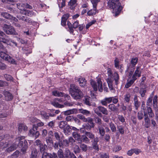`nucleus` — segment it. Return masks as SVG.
<instances>
[{"label": "nucleus", "mask_w": 158, "mask_h": 158, "mask_svg": "<svg viewBox=\"0 0 158 158\" xmlns=\"http://www.w3.org/2000/svg\"><path fill=\"white\" fill-rule=\"evenodd\" d=\"M69 91L71 95L75 99H80L83 97L82 92L78 86L74 84L71 85Z\"/></svg>", "instance_id": "obj_1"}, {"label": "nucleus", "mask_w": 158, "mask_h": 158, "mask_svg": "<svg viewBox=\"0 0 158 158\" xmlns=\"http://www.w3.org/2000/svg\"><path fill=\"white\" fill-rule=\"evenodd\" d=\"M109 6L113 9L114 13L115 12V16H117L122 9L118 0H109L108 2Z\"/></svg>", "instance_id": "obj_2"}, {"label": "nucleus", "mask_w": 158, "mask_h": 158, "mask_svg": "<svg viewBox=\"0 0 158 158\" xmlns=\"http://www.w3.org/2000/svg\"><path fill=\"white\" fill-rule=\"evenodd\" d=\"M148 113L144 112V120L145 126L146 128H148L150 123V119L148 116V114L150 118H152L154 116V114L152 112V108L150 107H147Z\"/></svg>", "instance_id": "obj_3"}, {"label": "nucleus", "mask_w": 158, "mask_h": 158, "mask_svg": "<svg viewBox=\"0 0 158 158\" xmlns=\"http://www.w3.org/2000/svg\"><path fill=\"white\" fill-rule=\"evenodd\" d=\"M3 30L8 35L15 34V29L13 27L10 25L4 24L3 26Z\"/></svg>", "instance_id": "obj_4"}, {"label": "nucleus", "mask_w": 158, "mask_h": 158, "mask_svg": "<svg viewBox=\"0 0 158 158\" xmlns=\"http://www.w3.org/2000/svg\"><path fill=\"white\" fill-rule=\"evenodd\" d=\"M91 2L93 4V9H91L89 11L87 14L88 15H93L96 13H98V10L96 9V7L98 3L99 2V0H91Z\"/></svg>", "instance_id": "obj_5"}, {"label": "nucleus", "mask_w": 158, "mask_h": 158, "mask_svg": "<svg viewBox=\"0 0 158 158\" xmlns=\"http://www.w3.org/2000/svg\"><path fill=\"white\" fill-rule=\"evenodd\" d=\"M107 73L108 75L110 77H114L116 84H117L118 80L119 79V76L118 73L116 72H114V74H112L110 68L108 69Z\"/></svg>", "instance_id": "obj_6"}, {"label": "nucleus", "mask_w": 158, "mask_h": 158, "mask_svg": "<svg viewBox=\"0 0 158 158\" xmlns=\"http://www.w3.org/2000/svg\"><path fill=\"white\" fill-rule=\"evenodd\" d=\"M63 99L60 98H56L54 101L52 103V104L55 107L58 108H63L64 106L63 105H61L59 103L63 102Z\"/></svg>", "instance_id": "obj_7"}, {"label": "nucleus", "mask_w": 158, "mask_h": 158, "mask_svg": "<svg viewBox=\"0 0 158 158\" xmlns=\"http://www.w3.org/2000/svg\"><path fill=\"white\" fill-rule=\"evenodd\" d=\"M37 130L33 128L29 131L28 135L31 137H34L35 139L37 138L40 135L39 132Z\"/></svg>", "instance_id": "obj_8"}, {"label": "nucleus", "mask_w": 158, "mask_h": 158, "mask_svg": "<svg viewBox=\"0 0 158 158\" xmlns=\"http://www.w3.org/2000/svg\"><path fill=\"white\" fill-rule=\"evenodd\" d=\"M40 114L42 119L45 120L49 119L50 116L54 117L55 116L54 114L48 113L44 111H42L41 112Z\"/></svg>", "instance_id": "obj_9"}, {"label": "nucleus", "mask_w": 158, "mask_h": 158, "mask_svg": "<svg viewBox=\"0 0 158 158\" xmlns=\"http://www.w3.org/2000/svg\"><path fill=\"white\" fill-rule=\"evenodd\" d=\"M1 15L3 16L5 18L7 19H10L11 20L14 21L15 22L18 21V19L15 17L11 15L10 14L6 12H3L1 13Z\"/></svg>", "instance_id": "obj_10"}, {"label": "nucleus", "mask_w": 158, "mask_h": 158, "mask_svg": "<svg viewBox=\"0 0 158 158\" xmlns=\"http://www.w3.org/2000/svg\"><path fill=\"white\" fill-rule=\"evenodd\" d=\"M3 94L5 96V99L7 101L11 100L13 98V95L9 92L6 91H3Z\"/></svg>", "instance_id": "obj_11"}, {"label": "nucleus", "mask_w": 158, "mask_h": 158, "mask_svg": "<svg viewBox=\"0 0 158 158\" xmlns=\"http://www.w3.org/2000/svg\"><path fill=\"white\" fill-rule=\"evenodd\" d=\"M112 97L105 98L100 101V103L102 105L106 106L108 103H110L112 102Z\"/></svg>", "instance_id": "obj_12"}, {"label": "nucleus", "mask_w": 158, "mask_h": 158, "mask_svg": "<svg viewBox=\"0 0 158 158\" xmlns=\"http://www.w3.org/2000/svg\"><path fill=\"white\" fill-rule=\"evenodd\" d=\"M141 72L140 70V67H137L135 72L133 75L132 78L136 80L137 79V77H139L141 76Z\"/></svg>", "instance_id": "obj_13"}, {"label": "nucleus", "mask_w": 158, "mask_h": 158, "mask_svg": "<svg viewBox=\"0 0 158 158\" xmlns=\"http://www.w3.org/2000/svg\"><path fill=\"white\" fill-rule=\"evenodd\" d=\"M69 14H64L62 18L61 24L63 26H64L66 24V20L69 18Z\"/></svg>", "instance_id": "obj_14"}, {"label": "nucleus", "mask_w": 158, "mask_h": 158, "mask_svg": "<svg viewBox=\"0 0 158 158\" xmlns=\"http://www.w3.org/2000/svg\"><path fill=\"white\" fill-rule=\"evenodd\" d=\"M92 98L88 96H85V97L83 101L84 103L87 105L90 106L92 105L91 101Z\"/></svg>", "instance_id": "obj_15"}, {"label": "nucleus", "mask_w": 158, "mask_h": 158, "mask_svg": "<svg viewBox=\"0 0 158 158\" xmlns=\"http://www.w3.org/2000/svg\"><path fill=\"white\" fill-rule=\"evenodd\" d=\"M133 100L134 102V106L135 109L136 110H137L140 106V102L138 101V97L136 95H135L134 96Z\"/></svg>", "instance_id": "obj_16"}, {"label": "nucleus", "mask_w": 158, "mask_h": 158, "mask_svg": "<svg viewBox=\"0 0 158 158\" xmlns=\"http://www.w3.org/2000/svg\"><path fill=\"white\" fill-rule=\"evenodd\" d=\"M78 81L81 87H84L86 85L87 81L85 78L80 77L78 78Z\"/></svg>", "instance_id": "obj_17"}, {"label": "nucleus", "mask_w": 158, "mask_h": 158, "mask_svg": "<svg viewBox=\"0 0 158 158\" xmlns=\"http://www.w3.org/2000/svg\"><path fill=\"white\" fill-rule=\"evenodd\" d=\"M27 130V126L24 124H21L19 125L18 127L19 131L21 132L23 131H25Z\"/></svg>", "instance_id": "obj_18"}, {"label": "nucleus", "mask_w": 158, "mask_h": 158, "mask_svg": "<svg viewBox=\"0 0 158 158\" xmlns=\"http://www.w3.org/2000/svg\"><path fill=\"white\" fill-rule=\"evenodd\" d=\"M99 110L100 113H102L103 114L107 115L108 114V111L107 109L103 106H98Z\"/></svg>", "instance_id": "obj_19"}, {"label": "nucleus", "mask_w": 158, "mask_h": 158, "mask_svg": "<svg viewBox=\"0 0 158 158\" xmlns=\"http://www.w3.org/2000/svg\"><path fill=\"white\" fill-rule=\"evenodd\" d=\"M25 137L23 136H19L18 138H17L16 139V140L17 142H19V143L18 144V146L20 147H23V141H22L21 140L22 139H24Z\"/></svg>", "instance_id": "obj_20"}, {"label": "nucleus", "mask_w": 158, "mask_h": 158, "mask_svg": "<svg viewBox=\"0 0 158 158\" xmlns=\"http://www.w3.org/2000/svg\"><path fill=\"white\" fill-rule=\"evenodd\" d=\"M144 112L148 113L145 111H143V114L142 111H139L137 114V117L138 119L139 120H141L143 119V117H144Z\"/></svg>", "instance_id": "obj_21"}, {"label": "nucleus", "mask_w": 158, "mask_h": 158, "mask_svg": "<svg viewBox=\"0 0 158 158\" xmlns=\"http://www.w3.org/2000/svg\"><path fill=\"white\" fill-rule=\"evenodd\" d=\"M63 132L65 135H69V133L71 130V128L70 127L69 125H66V126L63 129Z\"/></svg>", "instance_id": "obj_22"}, {"label": "nucleus", "mask_w": 158, "mask_h": 158, "mask_svg": "<svg viewBox=\"0 0 158 158\" xmlns=\"http://www.w3.org/2000/svg\"><path fill=\"white\" fill-rule=\"evenodd\" d=\"M99 134L102 136H103L105 133L104 127L102 125H98V127Z\"/></svg>", "instance_id": "obj_23"}, {"label": "nucleus", "mask_w": 158, "mask_h": 158, "mask_svg": "<svg viewBox=\"0 0 158 158\" xmlns=\"http://www.w3.org/2000/svg\"><path fill=\"white\" fill-rule=\"evenodd\" d=\"M72 135L75 140L79 141V143H80L81 142V135L79 134L76 132H74L73 133Z\"/></svg>", "instance_id": "obj_24"}, {"label": "nucleus", "mask_w": 158, "mask_h": 158, "mask_svg": "<svg viewBox=\"0 0 158 158\" xmlns=\"http://www.w3.org/2000/svg\"><path fill=\"white\" fill-rule=\"evenodd\" d=\"M77 110L76 109H74L66 111L64 112V114L65 115H68L70 114H76L77 113Z\"/></svg>", "instance_id": "obj_25"}, {"label": "nucleus", "mask_w": 158, "mask_h": 158, "mask_svg": "<svg viewBox=\"0 0 158 158\" xmlns=\"http://www.w3.org/2000/svg\"><path fill=\"white\" fill-rule=\"evenodd\" d=\"M2 37H3L0 38L1 42H2L4 43H7L10 40V39L8 38V37L5 34Z\"/></svg>", "instance_id": "obj_26"}, {"label": "nucleus", "mask_w": 158, "mask_h": 158, "mask_svg": "<svg viewBox=\"0 0 158 158\" xmlns=\"http://www.w3.org/2000/svg\"><path fill=\"white\" fill-rule=\"evenodd\" d=\"M4 60L8 61L11 64H15V62L14 60L11 57L7 54Z\"/></svg>", "instance_id": "obj_27"}, {"label": "nucleus", "mask_w": 158, "mask_h": 158, "mask_svg": "<svg viewBox=\"0 0 158 158\" xmlns=\"http://www.w3.org/2000/svg\"><path fill=\"white\" fill-rule=\"evenodd\" d=\"M37 123L36 124H34L33 126V128H35L36 130H37L38 127H42L44 125V123L39 120H38Z\"/></svg>", "instance_id": "obj_28"}, {"label": "nucleus", "mask_w": 158, "mask_h": 158, "mask_svg": "<svg viewBox=\"0 0 158 158\" xmlns=\"http://www.w3.org/2000/svg\"><path fill=\"white\" fill-rule=\"evenodd\" d=\"M109 109L112 111H116L118 110V108L113 104H110L108 106Z\"/></svg>", "instance_id": "obj_29"}, {"label": "nucleus", "mask_w": 158, "mask_h": 158, "mask_svg": "<svg viewBox=\"0 0 158 158\" xmlns=\"http://www.w3.org/2000/svg\"><path fill=\"white\" fill-rule=\"evenodd\" d=\"M157 100V95L154 96L153 99V106L155 109H156L158 107Z\"/></svg>", "instance_id": "obj_30"}, {"label": "nucleus", "mask_w": 158, "mask_h": 158, "mask_svg": "<svg viewBox=\"0 0 158 158\" xmlns=\"http://www.w3.org/2000/svg\"><path fill=\"white\" fill-rule=\"evenodd\" d=\"M76 0H71L69 3L70 6V8L71 9H73L76 6Z\"/></svg>", "instance_id": "obj_31"}, {"label": "nucleus", "mask_w": 158, "mask_h": 158, "mask_svg": "<svg viewBox=\"0 0 158 158\" xmlns=\"http://www.w3.org/2000/svg\"><path fill=\"white\" fill-rule=\"evenodd\" d=\"M93 120L94 119L93 118L90 117L88 118V120L87 121L88 123L87 124L88 125H90L91 127L94 128L95 127V123H94L93 122Z\"/></svg>", "instance_id": "obj_32"}, {"label": "nucleus", "mask_w": 158, "mask_h": 158, "mask_svg": "<svg viewBox=\"0 0 158 158\" xmlns=\"http://www.w3.org/2000/svg\"><path fill=\"white\" fill-rule=\"evenodd\" d=\"M17 147V145L15 144H13L10 147L8 148L6 151L8 152H10L15 150Z\"/></svg>", "instance_id": "obj_33"}, {"label": "nucleus", "mask_w": 158, "mask_h": 158, "mask_svg": "<svg viewBox=\"0 0 158 158\" xmlns=\"http://www.w3.org/2000/svg\"><path fill=\"white\" fill-rule=\"evenodd\" d=\"M67 123L64 121H61L58 123V126L60 128L63 129L67 125Z\"/></svg>", "instance_id": "obj_34"}, {"label": "nucleus", "mask_w": 158, "mask_h": 158, "mask_svg": "<svg viewBox=\"0 0 158 158\" xmlns=\"http://www.w3.org/2000/svg\"><path fill=\"white\" fill-rule=\"evenodd\" d=\"M85 135L90 139H93L95 137L94 135L89 131H85Z\"/></svg>", "instance_id": "obj_35"}, {"label": "nucleus", "mask_w": 158, "mask_h": 158, "mask_svg": "<svg viewBox=\"0 0 158 158\" xmlns=\"http://www.w3.org/2000/svg\"><path fill=\"white\" fill-rule=\"evenodd\" d=\"M79 113L86 116H88L90 114V112L89 111L82 109H79Z\"/></svg>", "instance_id": "obj_36"}, {"label": "nucleus", "mask_w": 158, "mask_h": 158, "mask_svg": "<svg viewBox=\"0 0 158 158\" xmlns=\"http://www.w3.org/2000/svg\"><path fill=\"white\" fill-rule=\"evenodd\" d=\"M146 92V88L142 87L140 89L139 93L141 96L142 97H143L145 96V93Z\"/></svg>", "instance_id": "obj_37"}, {"label": "nucleus", "mask_w": 158, "mask_h": 158, "mask_svg": "<svg viewBox=\"0 0 158 158\" xmlns=\"http://www.w3.org/2000/svg\"><path fill=\"white\" fill-rule=\"evenodd\" d=\"M97 83L99 91L100 92H102L103 90L102 83L100 79H98Z\"/></svg>", "instance_id": "obj_38"}, {"label": "nucleus", "mask_w": 158, "mask_h": 158, "mask_svg": "<svg viewBox=\"0 0 158 158\" xmlns=\"http://www.w3.org/2000/svg\"><path fill=\"white\" fill-rule=\"evenodd\" d=\"M94 119L95 123L99 125H101L102 124V121L101 119L98 116H95Z\"/></svg>", "instance_id": "obj_39"}, {"label": "nucleus", "mask_w": 158, "mask_h": 158, "mask_svg": "<svg viewBox=\"0 0 158 158\" xmlns=\"http://www.w3.org/2000/svg\"><path fill=\"white\" fill-rule=\"evenodd\" d=\"M37 152L36 149L33 148L31 152V158H37Z\"/></svg>", "instance_id": "obj_40"}, {"label": "nucleus", "mask_w": 158, "mask_h": 158, "mask_svg": "<svg viewBox=\"0 0 158 158\" xmlns=\"http://www.w3.org/2000/svg\"><path fill=\"white\" fill-rule=\"evenodd\" d=\"M65 0H58V3L59 7L62 8L65 6Z\"/></svg>", "instance_id": "obj_41"}, {"label": "nucleus", "mask_w": 158, "mask_h": 158, "mask_svg": "<svg viewBox=\"0 0 158 158\" xmlns=\"http://www.w3.org/2000/svg\"><path fill=\"white\" fill-rule=\"evenodd\" d=\"M46 140L47 145L49 146H50L53 145L52 140L50 137H47L46 138Z\"/></svg>", "instance_id": "obj_42"}, {"label": "nucleus", "mask_w": 158, "mask_h": 158, "mask_svg": "<svg viewBox=\"0 0 158 158\" xmlns=\"http://www.w3.org/2000/svg\"><path fill=\"white\" fill-rule=\"evenodd\" d=\"M52 93L53 95L56 96L61 97L63 96L64 95V94L57 90L53 91Z\"/></svg>", "instance_id": "obj_43"}, {"label": "nucleus", "mask_w": 158, "mask_h": 158, "mask_svg": "<svg viewBox=\"0 0 158 158\" xmlns=\"http://www.w3.org/2000/svg\"><path fill=\"white\" fill-rule=\"evenodd\" d=\"M93 88V89L95 91H96L97 90V85L96 83L93 80H91L90 82Z\"/></svg>", "instance_id": "obj_44"}, {"label": "nucleus", "mask_w": 158, "mask_h": 158, "mask_svg": "<svg viewBox=\"0 0 158 158\" xmlns=\"http://www.w3.org/2000/svg\"><path fill=\"white\" fill-rule=\"evenodd\" d=\"M4 77L8 81H13V78L10 75L5 74L4 75Z\"/></svg>", "instance_id": "obj_45"}, {"label": "nucleus", "mask_w": 158, "mask_h": 158, "mask_svg": "<svg viewBox=\"0 0 158 158\" xmlns=\"http://www.w3.org/2000/svg\"><path fill=\"white\" fill-rule=\"evenodd\" d=\"M135 80H134L133 78H132V79L126 84L125 87L127 88L129 87L134 83Z\"/></svg>", "instance_id": "obj_46"}, {"label": "nucleus", "mask_w": 158, "mask_h": 158, "mask_svg": "<svg viewBox=\"0 0 158 158\" xmlns=\"http://www.w3.org/2000/svg\"><path fill=\"white\" fill-rule=\"evenodd\" d=\"M138 60V58L137 57L133 58L131 60V64L133 67L135 66L137 63Z\"/></svg>", "instance_id": "obj_47"}, {"label": "nucleus", "mask_w": 158, "mask_h": 158, "mask_svg": "<svg viewBox=\"0 0 158 158\" xmlns=\"http://www.w3.org/2000/svg\"><path fill=\"white\" fill-rule=\"evenodd\" d=\"M23 145V146L22 148V151L24 152L26 151L28 147L27 143V141L25 140L24 141Z\"/></svg>", "instance_id": "obj_48"}, {"label": "nucleus", "mask_w": 158, "mask_h": 158, "mask_svg": "<svg viewBox=\"0 0 158 158\" xmlns=\"http://www.w3.org/2000/svg\"><path fill=\"white\" fill-rule=\"evenodd\" d=\"M26 15L31 17L35 15V13L32 11L26 10Z\"/></svg>", "instance_id": "obj_49"}, {"label": "nucleus", "mask_w": 158, "mask_h": 158, "mask_svg": "<svg viewBox=\"0 0 158 158\" xmlns=\"http://www.w3.org/2000/svg\"><path fill=\"white\" fill-rule=\"evenodd\" d=\"M2 50L3 51H1L0 52V56L3 59H4L7 55L6 53L7 52V50L6 52H5L4 50Z\"/></svg>", "instance_id": "obj_50"}, {"label": "nucleus", "mask_w": 158, "mask_h": 158, "mask_svg": "<svg viewBox=\"0 0 158 158\" xmlns=\"http://www.w3.org/2000/svg\"><path fill=\"white\" fill-rule=\"evenodd\" d=\"M131 96L129 93H127L124 95V99L127 102H128L130 100Z\"/></svg>", "instance_id": "obj_51"}, {"label": "nucleus", "mask_w": 158, "mask_h": 158, "mask_svg": "<svg viewBox=\"0 0 158 158\" xmlns=\"http://www.w3.org/2000/svg\"><path fill=\"white\" fill-rule=\"evenodd\" d=\"M152 97H149L147 101L146 105L147 106V108L148 107V106H150L152 105Z\"/></svg>", "instance_id": "obj_52"}, {"label": "nucleus", "mask_w": 158, "mask_h": 158, "mask_svg": "<svg viewBox=\"0 0 158 158\" xmlns=\"http://www.w3.org/2000/svg\"><path fill=\"white\" fill-rule=\"evenodd\" d=\"M21 6H23V7H24L25 8L31 9H32V7L27 3H22L21 4Z\"/></svg>", "instance_id": "obj_53"}, {"label": "nucleus", "mask_w": 158, "mask_h": 158, "mask_svg": "<svg viewBox=\"0 0 158 158\" xmlns=\"http://www.w3.org/2000/svg\"><path fill=\"white\" fill-rule=\"evenodd\" d=\"M57 155L59 158H61L64 156L63 151L60 148L57 152Z\"/></svg>", "instance_id": "obj_54"}, {"label": "nucleus", "mask_w": 158, "mask_h": 158, "mask_svg": "<svg viewBox=\"0 0 158 158\" xmlns=\"http://www.w3.org/2000/svg\"><path fill=\"white\" fill-rule=\"evenodd\" d=\"M94 113H96L98 116L101 117H102V114L100 113V111L99 110L98 106L97 108L94 109Z\"/></svg>", "instance_id": "obj_55"}, {"label": "nucleus", "mask_w": 158, "mask_h": 158, "mask_svg": "<svg viewBox=\"0 0 158 158\" xmlns=\"http://www.w3.org/2000/svg\"><path fill=\"white\" fill-rule=\"evenodd\" d=\"M109 125L112 131L113 132H115L116 131V128L114 124L112 123H110Z\"/></svg>", "instance_id": "obj_56"}, {"label": "nucleus", "mask_w": 158, "mask_h": 158, "mask_svg": "<svg viewBox=\"0 0 158 158\" xmlns=\"http://www.w3.org/2000/svg\"><path fill=\"white\" fill-rule=\"evenodd\" d=\"M40 151L43 152L45 150V148L47 147V146L45 144H43L42 143L39 146Z\"/></svg>", "instance_id": "obj_57"}, {"label": "nucleus", "mask_w": 158, "mask_h": 158, "mask_svg": "<svg viewBox=\"0 0 158 158\" xmlns=\"http://www.w3.org/2000/svg\"><path fill=\"white\" fill-rule=\"evenodd\" d=\"M72 153L71 152L70 150L69 149L66 148L65 149V155L66 157H69Z\"/></svg>", "instance_id": "obj_58"}, {"label": "nucleus", "mask_w": 158, "mask_h": 158, "mask_svg": "<svg viewBox=\"0 0 158 158\" xmlns=\"http://www.w3.org/2000/svg\"><path fill=\"white\" fill-rule=\"evenodd\" d=\"M80 148L84 152H86L87 149V146L84 144H81L80 146Z\"/></svg>", "instance_id": "obj_59"}, {"label": "nucleus", "mask_w": 158, "mask_h": 158, "mask_svg": "<svg viewBox=\"0 0 158 158\" xmlns=\"http://www.w3.org/2000/svg\"><path fill=\"white\" fill-rule=\"evenodd\" d=\"M48 158H58L57 154L55 153H49Z\"/></svg>", "instance_id": "obj_60"}, {"label": "nucleus", "mask_w": 158, "mask_h": 158, "mask_svg": "<svg viewBox=\"0 0 158 158\" xmlns=\"http://www.w3.org/2000/svg\"><path fill=\"white\" fill-rule=\"evenodd\" d=\"M82 139L83 142L86 143H88L89 142V139L85 135L82 136Z\"/></svg>", "instance_id": "obj_61"}, {"label": "nucleus", "mask_w": 158, "mask_h": 158, "mask_svg": "<svg viewBox=\"0 0 158 158\" xmlns=\"http://www.w3.org/2000/svg\"><path fill=\"white\" fill-rule=\"evenodd\" d=\"M55 122V121H51L48 123V125L49 127L53 128L54 127Z\"/></svg>", "instance_id": "obj_62"}, {"label": "nucleus", "mask_w": 158, "mask_h": 158, "mask_svg": "<svg viewBox=\"0 0 158 158\" xmlns=\"http://www.w3.org/2000/svg\"><path fill=\"white\" fill-rule=\"evenodd\" d=\"M74 119V117L73 116H68L66 118V120L67 121L73 122Z\"/></svg>", "instance_id": "obj_63"}, {"label": "nucleus", "mask_w": 158, "mask_h": 158, "mask_svg": "<svg viewBox=\"0 0 158 158\" xmlns=\"http://www.w3.org/2000/svg\"><path fill=\"white\" fill-rule=\"evenodd\" d=\"M54 135L56 139L58 141L60 140V137L59 134L57 132H55L54 133Z\"/></svg>", "instance_id": "obj_64"}]
</instances>
